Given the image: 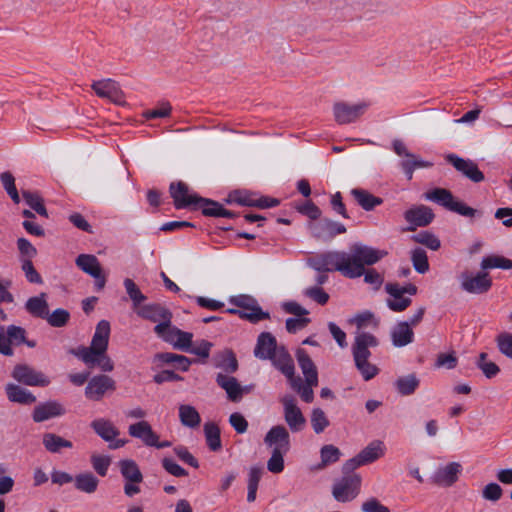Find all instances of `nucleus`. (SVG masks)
Masks as SVG:
<instances>
[{
	"label": "nucleus",
	"instance_id": "423d86ee",
	"mask_svg": "<svg viewBox=\"0 0 512 512\" xmlns=\"http://www.w3.org/2000/svg\"><path fill=\"white\" fill-rule=\"evenodd\" d=\"M359 474L343 475L332 487V495L338 502H349L357 497L361 487Z\"/></svg>",
	"mask_w": 512,
	"mask_h": 512
},
{
	"label": "nucleus",
	"instance_id": "774afa93",
	"mask_svg": "<svg viewBox=\"0 0 512 512\" xmlns=\"http://www.w3.org/2000/svg\"><path fill=\"white\" fill-rule=\"evenodd\" d=\"M362 512H390L389 508L383 505L377 498L370 497L361 505Z\"/></svg>",
	"mask_w": 512,
	"mask_h": 512
},
{
	"label": "nucleus",
	"instance_id": "412c9836",
	"mask_svg": "<svg viewBox=\"0 0 512 512\" xmlns=\"http://www.w3.org/2000/svg\"><path fill=\"white\" fill-rule=\"evenodd\" d=\"M64 414L65 408L59 402L51 400L37 405L33 410L32 419L36 423H41Z\"/></svg>",
	"mask_w": 512,
	"mask_h": 512
},
{
	"label": "nucleus",
	"instance_id": "de8ad7c7",
	"mask_svg": "<svg viewBox=\"0 0 512 512\" xmlns=\"http://www.w3.org/2000/svg\"><path fill=\"white\" fill-rule=\"evenodd\" d=\"M22 195L25 202L31 209L43 217H48V212L43 204V199L38 193L23 191Z\"/></svg>",
	"mask_w": 512,
	"mask_h": 512
},
{
	"label": "nucleus",
	"instance_id": "13d9d810",
	"mask_svg": "<svg viewBox=\"0 0 512 512\" xmlns=\"http://www.w3.org/2000/svg\"><path fill=\"white\" fill-rule=\"evenodd\" d=\"M171 111V104L167 101H163L159 103L155 108L143 112V117L145 119L166 118L170 116Z\"/></svg>",
	"mask_w": 512,
	"mask_h": 512
},
{
	"label": "nucleus",
	"instance_id": "052dcab7",
	"mask_svg": "<svg viewBox=\"0 0 512 512\" xmlns=\"http://www.w3.org/2000/svg\"><path fill=\"white\" fill-rule=\"evenodd\" d=\"M17 248L20 253V262L27 259L32 261V259L37 255V249L26 238H19L17 240Z\"/></svg>",
	"mask_w": 512,
	"mask_h": 512
},
{
	"label": "nucleus",
	"instance_id": "a211bd4d",
	"mask_svg": "<svg viewBox=\"0 0 512 512\" xmlns=\"http://www.w3.org/2000/svg\"><path fill=\"white\" fill-rule=\"evenodd\" d=\"M264 443L274 452L288 453L290 450V435L283 425L273 426L265 435Z\"/></svg>",
	"mask_w": 512,
	"mask_h": 512
},
{
	"label": "nucleus",
	"instance_id": "6e6d98bb",
	"mask_svg": "<svg viewBox=\"0 0 512 512\" xmlns=\"http://www.w3.org/2000/svg\"><path fill=\"white\" fill-rule=\"evenodd\" d=\"M476 365L488 379L495 377L500 372L498 365L492 361H488L487 354L484 352L480 353Z\"/></svg>",
	"mask_w": 512,
	"mask_h": 512
},
{
	"label": "nucleus",
	"instance_id": "ddd939ff",
	"mask_svg": "<svg viewBox=\"0 0 512 512\" xmlns=\"http://www.w3.org/2000/svg\"><path fill=\"white\" fill-rule=\"evenodd\" d=\"M169 190L176 209L195 208L201 198L196 193L191 192L189 187L181 181L171 183Z\"/></svg>",
	"mask_w": 512,
	"mask_h": 512
},
{
	"label": "nucleus",
	"instance_id": "5701e85b",
	"mask_svg": "<svg viewBox=\"0 0 512 512\" xmlns=\"http://www.w3.org/2000/svg\"><path fill=\"white\" fill-rule=\"evenodd\" d=\"M462 470V466L458 462H450L444 467H440L432 476L433 483L449 487L452 486L458 479V475Z\"/></svg>",
	"mask_w": 512,
	"mask_h": 512
},
{
	"label": "nucleus",
	"instance_id": "338daca9",
	"mask_svg": "<svg viewBox=\"0 0 512 512\" xmlns=\"http://www.w3.org/2000/svg\"><path fill=\"white\" fill-rule=\"evenodd\" d=\"M287 453L272 451L271 457L267 461V469L271 473L278 474L284 470V455Z\"/></svg>",
	"mask_w": 512,
	"mask_h": 512
},
{
	"label": "nucleus",
	"instance_id": "0eeeda50",
	"mask_svg": "<svg viewBox=\"0 0 512 512\" xmlns=\"http://www.w3.org/2000/svg\"><path fill=\"white\" fill-rule=\"evenodd\" d=\"M91 88L100 98H105L119 106H126L125 93L119 83L113 79L107 78L94 81Z\"/></svg>",
	"mask_w": 512,
	"mask_h": 512
},
{
	"label": "nucleus",
	"instance_id": "4c0bfd02",
	"mask_svg": "<svg viewBox=\"0 0 512 512\" xmlns=\"http://www.w3.org/2000/svg\"><path fill=\"white\" fill-rule=\"evenodd\" d=\"M424 198L428 201L435 202L449 210L454 197L452 193L445 188H434L424 194Z\"/></svg>",
	"mask_w": 512,
	"mask_h": 512
},
{
	"label": "nucleus",
	"instance_id": "f257e3e1",
	"mask_svg": "<svg viewBox=\"0 0 512 512\" xmlns=\"http://www.w3.org/2000/svg\"><path fill=\"white\" fill-rule=\"evenodd\" d=\"M110 331V323L107 320L99 321L90 346H80L72 350V353L91 369L98 368L102 372L113 371L114 363L107 354Z\"/></svg>",
	"mask_w": 512,
	"mask_h": 512
},
{
	"label": "nucleus",
	"instance_id": "20e7f679",
	"mask_svg": "<svg viewBox=\"0 0 512 512\" xmlns=\"http://www.w3.org/2000/svg\"><path fill=\"white\" fill-rule=\"evenodd\" d=\"M229 302L237 308L227 309L228 313L238 315L251 323H258L270 317L269 313L263 311L257 300L252 296L244 294L232 296Z\"/></svg>",
	"mask_w": 512,
	"mask_h": 512
},
{
	"label": "nucleus",
	"instance_id": "4be33fe9",
	"mask_svg": "<svg viewBox=\"0 0 512 512\" xmlns=\"http://www.w3.org/2000/svg\"><path fill=\"white\" fill-rule=\"evenodd\" d=\"M160 338L173 345L174 348L187 352L192 344L193 334L171 325Z\"/></svg>",
	"mask_w": 512,
	"mask_h": 512
},
{
	"label": "nucleus",
	"instance_id": "a18cd8bd",
	"mask_svg": "<svg viewBox=\"0 0 512 512\" xmlns=\"http://www.w3.org/2000/svg\"><path fill=\"white\" fill-rule=\"evenodd\" d=\"M482 270L501 268L504 270L512 269V260L503 256L491 255L484 257L480 263Z\"/></svg>",
	"mask_w": 512,
	"mask_h": 512
},
{
	"label": "nucleus",
	"instance_id": "7ed1b4c3",
	"mask_svg": "<svg viewBox=\"0 0 512 512\" xmlns=\"http://www.w3.org/2000/svg\"><path fill=\"white\" fill-rule=\"evenodd\" d=\"M348 264V253L344 251L325 252L310 260V266L318 272L338 271L350 279V275H354V273Z\"/></svg>",
	"mask_w": 512,
	"mask_h": 512
},
{
	"label": "nucleus",
	"instance_id": "c03bdc74",
	"mask_svg": "<svg viewBox=\"0 0 512 512\" xmlns=\"http://www.w3.org/2000/svg\"><path fill=\"white\" fill-rule=\"evenodd\" d=\"M274 365L292 382L294 378V364L286 352L277 353L272 360Z\"/></svg>",
	"mask_w": 512,
	"mask_h": 512
},
{
	"label": "nucleus",
	"instance_id": "49530a36",
	"mask_svg": "<svg viewBox=\"0 0 512 512\" xmlns=\"http://www.w3.org/2000/svg\"><path fill=\"white\" fill-rule=\"evenodd\" d=\"M341 455L342 453L338 447L332 444L324 445L320 449L321 463L318 465V468L321 469L326 467L327 465L337 462L340 459Z\"/></svg>",
	"mask_w": 512,
	"mask_h": 512
},
{
	"label": "nucleus",
	"instance_id": "c756f323",
	"mask_svg": "<svg viewBox=\"0 0 512 512\" xmlns=\"http://www.w3.org/2000/svg\"><path fill=\"white\" fill-rule=\"evenodd\" d=\"M5 392L8 400L14 403L30 405L36 402V397L29 390L14 383H8Z\"/></svg>",
	"mask_w": 512,
	"mask_h": 512
},
{
	"label": "nucleus",
	"instance_id": "a878e982",
	"mask_svg": "<svg viewBox=\"0 0 512 512\" xmlns=\"http://www.w3.org/2000/svg\"><path fill=\"white\" fill-rule=\"evenodd\" d=\"M216 383L219 387L225 390L229 400L237 402L242 398L244 389L235 377L218 373L216 376Z\"/></svg>",
	"mask_w": 512,
	"mask_h": 512
},
{
	"label": "nucleus",
	"instance_id": "bf43d9fd",
	"mask_svg": "<svg viewBox=\"0 0 512 512\" xmlns=\"http://www.w3.org/2000/svg\"><path fill=\"white\" fill-rule=\"evenodd\" d=\"M124 287L135 307H138L146 300V296L140 291L132 279L126 278L124 280Z\"/></svg>",
	"mask_w": 512,
	"mask_h": 512
},
{
	"label": "nucleus",
	"instance_id": "72a5a7b5",
	"mask_svg": "<svg viewBox=\"0 0 512 512\" xmlns=\"http://www.w3.org/2000/svg\"><path fill=\"white\" fill-rule=\"evenodd\" d=\"M119 468L126 481L134 483H141L143 481V475L134 460H121L119 462Z\"/></svg>",
	"mask_w": 512,
	"mask_h": 512
},
{
	"label": "nucleus",
	"instance_id": "6ab92c4d",
	"mask_svg": "<svg viewBox=\"0 0 512 512\" xmlns=\"http://www.w3.org/2000/svg\"><path fill=\"white\" fill-rule=\"evenodd\" d=\"M282 403L284 407V418L291 431H301L305 426L306 419L296 405L295 399L287 395L283 397Z\"/></svg>",
	"mask_w": 512,
	"mask_h": 512
},
{
	"label": "nucleus",
	"instance_id": "4468645a",
	"mask_svg": "<svg viewBox=\"0 0 512 512\" xmlns=\"http://www.w3.org/2000/svg\"><path fill=\"white\" fill-rule=\"evenodd\" d=\"M379 340L371 333L366 331H356L354 341L351 346L353 359H369L370 349L376 348Z\"/></svg>",
	"mask_w": 512,
	"mask_h": 512
},
{
	"label": "nucleus",
	"instance_id": "f03ea898",
	"mask_svg": "<svg viewBox=\"0 0 512 512\" xmlns=\"http://www.w3.org/2000/svg\"><path fill=\"white\" fill-rule=\"evenodd\" d=\"M387 255L384 250H379L374 247L355 243L351 246L348 253V266L353 271L354 275H350V279L359 278L365 272V266H371L379 262Z\"/></svg>",
	"mask_w": 512,
	"mask_h": 512
},
{
	"label": "nucleus",
	"instance_id": "c9c22d12",
	"mask_svg": "<svg viewBox=\"0 0 512 512\" xmlns=\"http://www.w3.org/2000/svg\"><path fill=\"white\" fill-rule=\"evenodd\" d=\"M43 445L50 453H59L62 448H72L71 441L62 438L54 433H45L43 435Z\"/></svg>",
	"mask_w": 512,
	"mask_h": 512
},
{
	"label": "nucleus",
	"instance_id": "ea45409f",
	"mask_svg": "<svg viewBox=\"0 0 512 512\" xmlns=\"http://www.w3.org/2000/svg\"><path fill=\"white\" fill-rule=\"evenodd\" d=\"M156 358L163 364H173L176 368L184 372L188 371L191 365V360L189 358L175 353H159L156 355Z\"/></svg>",
	"mask_w": 512,
	"mask_h": 512
},
{
	"label": "nucleus",
	"instance_id": "37998d69",
	"mask_svg": "<svg viewBox=\"0 0 512 512\" xmlns=\"http://www.w3.org/2000/svg\"><path fill=\"white\" fill-rule=\"evenodd\" d=\"M204 433L209 449L211 451H219L222 447L219 427L214 423H206L204 425Z\"/></svg>",
	"mask_w": 512,
	"mask_h": 512
},
{
	"label": "nucleus",
	"instance_id": "2f4dec72",
	"mask_svg": "<svg viewBox=\"0 0 512 512\" xmlns=\"http://www.w3.org/2000/svg\"><path fill=\"white\" fill-rule=\"evenodd\" d=\"M386 447L383 441L373 440L364 449L359 452L360 458L364 464H370L383 457Z\"/></svg>",
	"mask_w": 512,
	"mask_h": 512
},
{
	"label": "nucleus",
	"instance_id": "bb28decb",
	"mask_svg": "<svg viewBox=\"0 0 512 512\" xmlns=\"http://www.w3.org/2000/svg\"><path fill=\"white\" fill-rule=\"evenodd\" d=\"M313 235L317 238H332L346 232V227L339 222L323 219L312 227Z\"/></svg>",
	"mask_w": 512,
	"mask_h": 512
},
{
	"label": "nucleus",
	"instance_id": "473e14b6",
	"mask_svg": "<svg viewBox=\"0 0 512 512\" xmlns=\"http://www.w3.org/2000/svg\"><path fill=\"white\" fill-rule=\"evenodd\" d=\"M352 196L357 201V203L366 211L373 210L376 206L381 205L383 200L379 197H376L363 189H352Z\"/></svg>",
	"mask_w": 512,
	"mask_h": 512
},
{
	"label": "nucleus",
	"instance_id": "58836bf2",
	"mask_svg": "<svg viewBox=\"0 0 512 512\" xmlns=\"http://www.w3.org/2000/svg\"><path fill=\"white\" fill-rule=\"evenodd\" d=\"M227 203L239 204L242 206L257 207V196L246 190H235L229 193Z\"/></svg>",
	"mask_w": 512,
	"mask_h": 512
},
{
	"label": "nucleus",
	"instance_id": "f8f14e48",
	"mask_svg": "<svg viewBox=\"0 0 512 512\" xmlns=\"http://www.w3.org/2000/svg\"><path fill=\"white\" fill-rule=\"evenodd\" d=\"M12 377L19 383L28 386H48L50 380L40 371L26 364H18L13 368Z\"/></svg>",
	"mask_w": 512,
	"mask_h": 512
},
{
	"label": "nucleus",
	"instance_id": "e2e57ef3",
	"mask_svg": "<svg viewBox=\"0 0 512 512\" xmlns=\"http://www.w3.org/2000/svg\"><path fill=\"white\" fill-rule=\"evenodd\" d=\"M220 206L221 204L216 201L201 197L194 209H201L205 216L217 217Z\"/></svg>",
	"mask_w": 512,
	"mask_h": 512
},
{
	"label": "nucleus",
	"instance_id": "a19ab883",
	"mask_svg": "<svg viewBox=\"0 0 512 512\" xmlns=\"http://www.w3.org/2000/svg\"><path fill=\"white\" fill-rule=\"evenodd\" d=\"M215 366L228 375L237 371L238 361L231 350H225L217 356Z\"/></svg>",
	"mask_w": 512,
	"mask_h": 512
},
{
	"label": "nucleus",
	"instance_id": "6e6552de",
	"mask_svg": "<svg viewBox=\"0 0 512 512\" xmlns=\"http://www.w3.org/2000/svg\"><path fill=\"white\" fill-rule=\"evenodd\" d=\"M116 390V382L110 376L99 374L93 376L85 388V397L91 401H101L108 393Z\"/></svg>",
	"mask_w": 512,
	"mask_h": 512
},
{
	"label": "nucleus",
	"instance_id": "864d4df0",
	"mask_svg": "<svg viewBox=\"0 0 512 512\" xmlns=\"http://www.w3.org/2000/svg\"><path fill=\"white\" fill-rule=\"evenodd\" d=\"M310 420L316 434L322 433L330 424L325 412L321 408H314L312 410Z\"/></svg>",
	"mask_w": 512,
	"mask_h": 512
},
{
	"label": "nucleus",
	"instance_id": "603ef678",
	"mask_svg": "<svg viewBox=\"0 0 512 512\" xmlns=\"http://www.w3.org/2000/svg\"><path fill=\"white\" fill-rule=\"evenodd\" d=\"M355 367L365 381L373 379L379 373L376 365L369 362V359H353Z\"/></svg>",
	"mask_w": 512,
	"mask_h": 512
},
{
	"label": "nucleus",
	"instance_id": "79ce46f5",
	"mask_svg": "<svg viewBox=\"0 0 512 512\" xmlns=\"http://www.w3.org/2000/svg\"><path fill=\"white\" fill-rule=\"evenodd\" d=\"M99 480L92 473H82L75 477V487L85 493H93L98 487Z\"/></svg>",
	"mask_w": 512,
	"mask_h": 512
},
{
	"label": "nucleus",
	"instance_id": "f3484780",
	"mask_svg": "<svg viewBox=\"0 0 512 512\" xmlns=\"http://www.w3.org/2000/svg\"><path fill=\"white\" fill-rule=\"evenodd\" d=\"M435 215L432 209L425 205H414L404 212V219L409 224L407 230L414 231L417 227L429 225Z\"/></svg>",
	"mask_w": 512,
	"mask_h": 512
},
{
	"label": "nucleus",
	"instance_id": "5fc2aeb1",
	"mask_svg": "<svg viewBox=\"0 0 512 512\" xmlns=\"http://www.w3.org/2000/svg\"><path fill=\"white\" fill-rule=\"evenodd\" d=\"M44 319L50 326L60 328L67 324L70 319V313L65 309L58 308L52 313L48 311Z\"/></svg>",
	"mask_w": 512,
	"mask_h": 512
},
{
	"label": "nucleus",
	"instance_id": "b1692460",
	"mask_svg": "<svg viewBox=\"0 0 512 512\" xmlns=\"http://www.w3.org/2000/svg\"><path fill=\"white\" fill-rule=\"evenodd\" d=\"M254 355L262 360H274V357L277 355V343L275 337L268 332H262L258 336Z\"/></svg>",
	"mask_w": 512,
	"mask_h": 512
},
{
	"label": "nucleus",
	"instance_id": "09e8293b",
	"mask_svg": "<svg viewBox=\"0 0 512 512\" xmlns=\"http://www.w3.org/2000/svg\"><path fill=\"white\" fill-rule=\"evenodd\" d=\"M291 385L292 388L299 393L304 402L311 403L314 400V392L312 388L318 384H309L306 381L303 383L301 378H296L292 379Z\"/></svg>",
	"mask_w": 512,
	"mask_h": 512
},
{
	"label": "nucleus",
	"instance_id": "4d7b16f0",
	"mask_svg": "<svg viewBox=\"0 0 512 512\" xmlns=\"http://www.w3.org/2000/svg\"><path fill=\"white\" fill-rule=\"evenodd\" d=\"M357 327L356 331H364L363 329L371 326L376 328L378 326V321L375 319L374 315L370 311H364L354 316L351 320Z\"/></svg>",
	"mask_w": 512,
	"mask_h": 512
},
{
	"label": "nucleus",
	"instance_id": "3c124183",
	"mask_svg": "<svg viewBox=\"0 0 512 512\" xmlns=\"http://www.w3.org/2000/svg\"><path fill=\"white\" fill-rule=\"evenodd\" d=\"M411 239L419 244L426 246L431 250H438L441 246L440 240L429 231H420L419 233L413 235Z\"/></svg>",
	"mask_w": 512,
	"mask_h": 512
},
{
	"label": "nucleus",
	"instance_id": "f704fd0d",
	"mask_svg": "<svg viewBox=\"0 0 512 512\" xmlns=\"http://www.w3.org/2000/svg\"><path fill=\"white\" fill-rule=\"evenodd\" d=\"M420 381L417 378L416 374L411 373L408 375H404L399 377L394 386L397 392L402 396H408L413 394L416 389L419 387Z\"/></svg>",
	"mask_w": 512,
	"mask_h": 512
},
{
	"label": "nucleus",
	"instance_id": "9b49d317",
	"mask_svg": "<svg viewBox=\"0 0 512 512\" xmlns=\"http://www.w3.org/2000/svg\"><path fill=\"white\" fill-rule=\"evenodd\" d=\"M90 426L99 437L110 443L109 447L111 449L121 448L128 442L126 439L115 440L120 432L109 420L98 418L93 420Z\"/></svg>",
	"mask_w": 512,
	"mask_h": 512
},
{
	"label": "nucleus",
	"instance_id": "69168bd1",
	"mask_svg": "<svg viewBox=\"0 0 512 512\" xmlns=\"http://www.w3.org/2000/svg\"><path fill=\"white\" fill-rule=\"evenodd\" d=\"M21 269L24 272V275L28 282L33 284H42L43 280L40 274L35 269L32 261L22 260L21 262Z\"/></svg>",
	"mask_w": 512,
	"mask_h": 512
},
{
	"label": "nucleus",
	"instance_id": "39448f33",
	"mask_svg": "<svg viewBox=\"0 0 512 512\" xmlns=\"http://www.w3.org/2000/svg\"><path fill=\"white\" fill-rule=\"evenodd\" d=\"M137 314L143 319L157 323L153 330L159 338L172 325V312L160 304H147L139 307Z\"/></svg>",
	"mask_w": 512,
	"mask_h": 512
},
{
	"label": "nucleus",
	"instance_id": "aec40b11",
	"mask_svg": "<svg viewBox=\"0 0 512 512\" xmlns=\"http://www.w3.org/2000/svg\"><path fill=\"white\" fill-rule=\"evenodd\" d=\"M385 291L389 295L386 299L387 307L393 312H402L406 310L412 303L410 297L403 294L398 283H387Z\"/></svg>",
	"mask_w": 512,
	"mask_h": 512
},
{
	"label": "nucleus",
	"instance_id": "e433bc0d",
	"mask_svg": "<svg viewBox=\"0 0 512 512\" xmlns=\"http://www.w3.org/2000/svg\"><path fill=\"white\" fill-rule=\"evenodd\" d=\"M179 418L182 425L189 428H196L201 422V417L196 408L187 404L179 406Z\"/></svg>",
	"mask_w": 512,
	"mask_h": 512
},
{
	"label": "nucleus",
	"instance_id": "c85d7f7f",
	"mask_svg": "<svg viewBox=\"0 0 512 512\" xmlns=\"http://www.w3.org/2000/svg\"><path fill=\"white\" fill-rule=\"evenodd\" d=\"M296 358L305 381L309 384H318V372L315 364L304 349H298L296 352Z\"/></svg>",
	"mask_w": 512,
	"mask_h": 512
},
{
	"label": "nucleus",
	"instance_id": "9d476101",
	"mask_svg": "<svg viewBox=\"0 0 512 512\" xmlns=\"http://www.w3.org/2000/svg\"><path fill=\"white\" fill-rule=\"evenodd\" d=\"M75 264L80 270L95 279V287L97 290L104 288L106 278L102 273L100 262L95 255L80 254L77 256Z\"/></svg>",
	"mask_w": 512,
	"mask_h": 512
},
{
	"label": "nucleus",
	"instance_id": "393cba45",
	"mask_svg": "<svg viewBox=\"0 0 512 512\" xmlns=\"http://www.w3.org/2000/svg\"><path fill=\"white\" fill-rule=\"evenodd\" d=\"M128 433L131 437L140 439L145 446L151 447L156 443L158 434L153 431L149 422L141 420L128 427Z\"/></svg>",
	"mask_w": 512,
	"mask_h": 512
},
{
	"label": "nucleus",
	"instance_id": "8fccbe9b",
	"mask_svg": "<svg viewBox=\"0 0 512 512\" xmlns=\"http://www.w3.org/2000/svg\"><path fill=\"white\" fill-rule=\"evenodd\" d=\"M411 260L413 263L414 269L420 273L424 274L429 270V263L426 251L422 248H415L411 252Z\"/></svg>",
	"mask_w": 512,
	"mask_h": 512
},
{
	"label": "nucleus",
	"instance_id": "cd10ccee",
	"mask_svg": "<svg viewBox=\"0 0 512 512\" xmlns=\"http://www.w3.org/2000/svg\"><path fill=\"white\" fill-rule=\"evenodd\" d=\"M391 340L395 347H404L412 343L414 340L413 328L409 322H398L391 329Z\"/></svg>",
	"mask_w": 512,
	"mask_h": 512
},
{
	"label": "nucleus",
	"instance_id": "1a4fd4ad",
	"mask_svg": "<svg viewBox=\"0 0 512 512\" xmlns=\"http://www.w3.org/2000/svg\"><path fill=\"white\" fill-rule=\"evenodd\" d=\"M368 105L364 102L350 104L347 102H336L333 105V115L339 125H346L355 122L367 110Z\"/></svg>",
	"mask_w": 512,
	"mask_h": 512
},
{
	"label": "nucleus",
	"instance_id": "7c9ffc66",
	"mask_svg": "<svg viewBox=\"0 0 512 512\" xmlns=\"http://www.w3.org/2000/svg\"><path fill=\"white\" fill-rule=\"evenodd\" d=\"M25 310L33 317L44 319L49 310L46 293L30 297L25 303Z\"/></svg>",
	"mask_w": 512,
	"mask_h": 512
},
{
	"label": "nucleus",
	"instance_id": "680f3d73",
	"mask_svg": "<svg viewBox=\"0 0 512 512\" xmlns=\"http://www.w3.org/2000/svg\"><path fill=\"white\" fill-rule=\"evenodd\" d=\"M499 351L506 357L512 359V334L502 332L496 337Z\"/></svg>",
	"mask_w": 512,
	"mask_h": 512
},
{
	"label": "nucleus",
	"instance_id": "2eb2a0df",
	"mask_svg": "<svg viewBox=\"0 0 512 512\" xmlns=\"http://www.w3.org/2000/svg\"><path fill=\"white\" fill-rule=\"evenodd\" d=\"M445 160L472 182L479 183L484 180V174L472 160L461 158L454 153L446 154Z\"/></svg>",
	"mask_w": 512,
	"mask_h": 512
},
{
	"label": "nucleus",
	"instance_id": "dca6fc26",
	"mask_svg": "<svg viewBox=\"0 0 512 512\" xmlns=\"http://www.w3.org/2000/svg\"><path fill=\"white\" fill-rule=\"evenodd\" d=\"M492 280L487 272H479L476 275L463 273L461 275V288L471 294H483L490 290Z\"/></svg>",
	"mask_w": 512,
	"mask_h": 512
},
{
	"label": "nucleus",
	"instance_id": "0e129e2a",
	"mask_svg": "<svg viewBox=\"0 0 512 512\" xmlns=\"http://www.w3.org/2000/svg\"><path fill=\"white\" fill-rule=\"evenodd\" d=\"M303 295L312 299L320 305H325L329 300V295L321 287L313 286L303 290Z\"/></svg>",
	"mask_w": 512,
	"mask_h": 512
}]
</instances>
